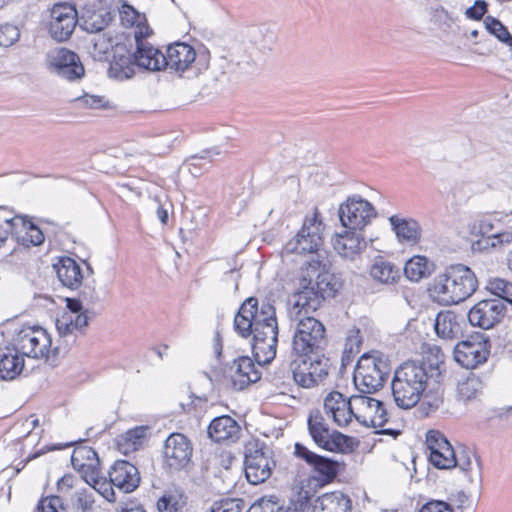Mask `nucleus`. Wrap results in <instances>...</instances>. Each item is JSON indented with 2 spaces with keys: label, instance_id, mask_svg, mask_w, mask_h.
I'll return each mask as SVG.
<instances>
[{
  "label": "nucleus",
  "instance_id": "22",
  "mask_svg": "<svg viewBox=\"0 0 512 512\" xmlns=\"http://www.w3.org/2000/svg\"><path fill=\"white\" fill-rule=\"evenodd\" d=\"M231 386L236 391L245 389L261 378V373L248 356L238 357L229 368Z\"/></svg>",
  "mask_w": 512,
  "mask_h": 512
},
{
  "label": "nucleus",
  "instance_id": "7",
  "mask_svg": "<svg viewBox=\"0 0 512 512\" xmlns=\"http://www.w3.org/2000/svg\"><path fill=\"white\" fill-rule=\"evenodd\" d=\"M330 360L327 357H295L290 362L294 382L306 389L321 384L329 375Z\"/></svg>",
  "mask_w": 512,
  "mask_h": 512
},
{
  "label": "nucleus",
  "instance_id": "4",
  "mask_svg": "<svg viewBox=\"0 0 512 512\" xmlns=\"http://www.w3.org/2000/svg\"><path fill=\"white\" fill-rule=\"evenodd\" d=\"M478 280L474 272L463 264L447 267L433 281L430 292L441 304H458L469 298L477 289Z\"/></svg>",
  "mask_w": 512,
  "mask_h": 512
},
{
  "label": "nucleus",
  "instance_id": "54",
  "mask_svg": "<svg viewBox=\"0 0 512 512\" xmlns=\"http://www.w3.org/2000/svg\"><path fill=\"white\" fill-rule=\"evenodd\" d=\"M20 31L17 26L5 23L0 25V46L10 47L18 41Z\"/></svg>",
  "mask_w": 512,
  "mask_h": 512
},
{
  "label": "nucleus",
  "instance_id": "14",
  "mask_svg": "<svg viewBox=\"0 0 512 512\" xmlns=\"http://www.w3.org/2000/svg\"><path fill=\"white\" fill-rule=\"evenodd\" d=\"M78 23L76 8L69 3H57L50 11L48 31L57 42L70 39Z\"/></svg>",
  "mask_w": 512,
  "mask_h": 512
},
{
  "label": "nucleus",
  "instance_id": "50",
  "mask_svg": "<svg viewBox=\"0 0 512 512\" xmlns=\"http://www.w3.org/2000/svg\"><path fill=\"white\" fill-rule=\"evenodd\" d=\"M37 512H67V506L58 495L42 497L36 507Z\"/></svg>",
  "mask_w": 512,
  "mask_h": 512
},
{
  "label": "nucleus",
  "instance_id": "37",
  "mask_svg": "<svg viewBox=\"0 0 512 512\" xmlns=\"http://www.w3.org/2000/svg\"><path fill=\"white\" fill-rule=\"evenodd\" d=\"M456 461L455 467L466 473L471 483L482 481L481 463L472 452L461 451L460 454H456Z\"/></svg>",
  "mask_w": 512,
  "mask_h": 512
},
{
  "label": "nucleus",
  "instance_id": "35",
  "mask_svg": "<svg viewBox=\"0 0 512 512\" xmlns=\"http://www.w3.org/2000/svg\"><path fill=\"white\" fill-rule=\"evenodd\" d=\"M89 322L86 314L63 313L56 320V328L61 337L74 334L76 331L82 332Z\"/></svg>",
  "mask_w": 512,
  "mask_h": 512
},
{
  "label": "nucleus",
  "instance_id": "43",
  "mask_svg": "<svg viewBox=\"0 0 512 512\" xmlns=\"http://www.w3.org/2000/svg\"><path fill=\"white\" fill-rule=\"evenodd\" d=\"M185 505V499L178 490L167 491L157 502L159 512H179Z\"/></svg>",
  "mask_w": 512,
  "mask_h": 512
},
{
  "label": "nucleus",
  "instance_id": "6",
  "mask_svg": "<svg viewBox=\"0 0 512 512\" xmlns=\"http://www.w3.org/2000/svg\"><path fill=\"white\" fill-rule=\"evenodd\" d=\"M390 367L380 357L363 355L354 372L356 388L363 394H371L381 388L388 377Z\"/></svg>",
  "mask_w": 512,
  "mask_h": 512
},
{
  "label": "nucleus",
  "instance_id": "46",
  "mask_svg": "<svg viewBox=\"0 0 512 512\" xmlns=\"http://www.w3.org/2000/svg\"><path fill=\"white\" fill-rule=\"evenodd\" d=\"M486 289L502 302H512V282L502 278H491L487 282Z\"/></svg>",
  "mask_w": 512,
  "mask_h": 512
},
{
  "label": "nucleus",
  "instance_id": "1",
  "mask_svg": "<svg viewBox=\"0 0 512 512\" xmlns=\"http://www.w3.org/2000/svg\"><path fill=\"white\" fill-rule=\"evenodd\" d=\"M341 286L340 279L330 273L326 262L312 259L302 266L297 288L288 299V316L296 323L292 356L325 357V326L309 314L320 308L323 301L334 297Z\"/></svg>",
  "mask_w": 512,
  "mask_h": 512
},
{
  "label": "nucleus",
  "instance_id": "32",
  "mask_svg": "<svg viewBox=\"0 0 512 512\" xmlns=\"http://www.w3.org/2000/svg\"><path fill=\"white\" fill-rule=\"evenodd\" d=\"M4 221L5 224L11 228L12 232L15 231V233L18 234L19 228L24 230L25 235L22 236L23 242L34 246L41 245L44 242L45 237L41 229L25 217L16 216L10 219H5Z\"/></svg>",
  "mask_w": 512,
  "mask_h": 512
},
{
  "label": "nucleus",
  "instance_id": "62",
  "mask_svg": "<svg viewBox=\"0 0 512 512\" xmlns=\"http://www.w3.org/2000/svg\"><path fill=\"white\" fill-rule=\"evenodd\" d=\"M491 246L495 247L498 244H509L512 242V232L503 231L488 236Z\"/></svg>",
  "mask_w": 512,
  "mask_h": 512
},
{
  "label": "nucleus",
  "instance_id": "56",
  "mask_svg": "<svg viewBox=\"0 0 512 512\" xmlns=\"http://www.w3.org/2000/svg\"><path fill=\"white\" fill-rule=\"evenodd\" d=\"M424 404L427 405L430 411H436L443 403V393L437 389L433 394L424 392Z\"/></svg>",
  "mask_w": 512,
  "mask_h": 512
},
{
  "label": "nucleus",
  "instance_id": "44",
  "mask_svg": "<svg viewBox=\"0 0 512 512\" xmlns=\"http://www.w3.org/2000/svg\"><path fill=\"white\" fill-rule=\"evenodd\" d=\"M250 42L259 49H270L274 42V34L264 26L250 27L246 32Z\"/></svg>",
  "mask_w": 512,
  "mask_h": 512
},
{
  "label": "nucleus",
  "instance_id": "23",
  "mask_svg": "<svg viewBox=\"0 0 512 512\" xmlns=\"http://www.w3.org/2000/svg\"><path fill=\"white\" fill-rule=\"evenodd\" d=\"M334 250L342 257L353 259L367 246L362 230L347 229L337 233L331 240Z\"/></svg>",
  "mask_w": 512,
  "mask_h": 512
},
{
  "label": "nucleus",
  "instance_id": "13",
  "mask_svg": "<svg viewBox=\"0 0 512 512\" xmlns=\"http://www.w3.org/2000/svg\"><path fill=\"white\" fill-rule=\"evenodd\" d=\"M48 69L69 81L81 79L85 69L79 56L64 47L54 48L46 54Z\"/></svg>",
  "mask_w": 512,
  "mask_h": 512
},
{
  "label": "nucleus",
  "instance_id": "40",
  "mask_svg": "<svg viewBox=\"0 0 512 512\" xmlns=\"http://www.w3.org/2000/svg\"><path fill=\"white\" fill-rule=\"evenodd\" d=\"M484 390V383L482 379L470 373L466 378L460 380L457 386V394L463 401H471L477 399L482 395Z\"/></svg>",
  "mask_w": 512,
  "mask_h": 512
},
{
  "label": "nucleus",
  "instance_id": "12",
  "mask_svg": "<svg viewBox=\"0 0 512 512\" xmlns=\"http://www.w3.org/2000/svg\"><path fill=\"white\" fill-rule=\"evenodd\" d=\"M152 33L149 26H141L135 33L136 48L132 54L133 60L139 69L160 71L165 68L166 62L164 54L147 41Z\"/></svg>",
  "mask_w": 512,
  "mask_h": 512
},
{
  "label": "nucleus",
  "instance_id": "39",
  "mask_svg": "<svg viewBox=\"0 0 512 512\" xmlns=\"http://www.w3.org/2000/svg\"><path fill=\"white\" fill-rule=\"evenodd\" d=\"M246 512H302L297 504L284 505L276 496H264L257 499Z\"/></svg>",
  "mask_w": 512,
  "mask_h": 512
},
{
  "label": "nucleus",
  "instance_id": "28",
  "mask_svg": "<svg viewBox=\"0 0 512 512\" xmlns=\"http://www.w3.org/2000/svg\"><path fill=\"white\" fill-rule=\"evenodd\" d=\"M25 356L12 344L0 348V378L3 380H14L23 371Z\"/></svg>",
  "mask_w": 512,
  "mask_h": 512
},
{
  "label": "nucleus",
  "instance_id": "15",
  "mask_svg": "<svg viewBox=\"0 0 512 512\" xmlns=\"http://www.w3.org/2000/svg\"><path fill=\"white\" fill-rule=\"evenodd\" d=\"M192 452V444L184 434H170L163 449L165 467L170 471H180L189 464Z\"/></svg>",
  "mask_w": 512,
  "mask_h": 512
},
{
  "label": "nucleus",
  "instance_id": "45",
  "mask_svg": "<svg viewBox=\"0 0 512 512\" xmlns=\"http://www.w3.org/2000/svg\"><path fill=\"white\" fill-rule=\"evenodd\" d=\"M430 463L438 469L454 468L456 461V452L453 448L446 450H433L429 453Z\"/></svg>",
  "mask_w": 512,
  "mask_h": 512
},
{
  "label": "nucleus",
  "instance_id": "3",
  "mask_svg": "<svg viewBox=\"0 0 512 512\" xmlns=\"http://www.w3.org/2000/svg\"><path fill=\"white\" fill-rule=\"evenodd\" d=\"M431 378L425 363L407 361L400 365L391 382L396 405L402 409L414 407L427 391Z\"/></svg>",
  "mask_w": 512,
  "mask_h": 512
},
{
  "label": "nucleus",
  "instance_id": "52",
  "mask_svg": "<svg viewBox=\"0 0 512 512\" xmlns=\"http://www.w3.org/2000/svg\"><path fill=\"white\" fill-rule=\"evenodd\" d=\"M91 488L94 490L93 492L98 493L103 498H105L109 502H114L116 500L114 485L111 480H107L103 477H98L95 481L90 484Z\"/></svg>",
  "mask_w": 512,
  "mask_h": 512
},
{
  "label": "nucleus",
  "instance_id": "60",
  "mask_svg": "<svg viewBox=\"0 0 512 512\" xmlns=\"http://www.w3.org/2000/svg\"><path fill=\"white\" fill-rule=\"evenodd\" d=\"M84 303L79 298H66V307L68 311L66 313L73 314H86L88 309L84 310Z\"/></svg>",
  "mask_w": 512,
  "mask_h": 512
},
{
  "label": "nucleus",
  "instance_id": "41",
  "mask_svg": "<svg viewBox=\"0 0 512 512\" xmlns=\"http://www.w3.org/2000/svg\"><path fill=\"white\" fill-rule=\"evenodd\" d=\"M433 264L424 256H414L409 259L404 267L405 276L411 281H419L429 276L432 272Z\"/></svg>",
  "mask_w": 512,
  "mask_h": 512
},
{
  "label": "nucleus",
  "instance_id": "16",
  "mask_svg": "<svg viewBox=\"0 0 512 512\" xmlns=\"http://www.w3.org/2000/svg\"><path fill=\"white\" fill-rule=\"evenodd\" d=\"M245 475L249 483L258 485L265 482L272 473L275 462L270 451L263 448H248L245 454Z\"/></svg>",
  "mask_w": 512,
  "mask_h": 512
},
{
  "label": "nucleus",
  "instance_id": "20",
  "mask_svg": "<svg viewBox=\"0 0 512 512\" xmlns=\"http://www.w3.org/2000/svg\"><path fill=\"white\" fill-rule=\"evenodd\" d=\"M112 20L111 12L102 0L88 2L81 11L79 26L89 33L104 30Z\"/></svg>",
  "mask_w": 512,
  "mask_h": 512
},
{
  "label": "nucleus",
  "instance_id": "59",
  "mask_svg": "<svg viewBox=\"0 0 512 512\" xmlns=\"http://www.w3.org/2000/svg\"><path fill=\"white\" fill-rule=\"evenodd\" d=\"M487 11V4L483 0L475 1L474 5L466 10V15L468 18L479 20L481 19Z\"/></svg>",
  "mask_w": 512,
  "mask_h": 512
},
{
  "label": "nucleus",
  "instance_id": "53",
  "mask_svg": "<svg viewBox=\"0 0 512 512\" xmlns=\"http://www.w3.org/2000/svg\"><path fill=\"white\" fill-rule=\"evenodd\" d=\"M426 445L429 453L433 450H446L452 448L445 436L436 430H430L426 435Z\"/></svg>",
  "mask_w": 512,
  "mask_h": 512
},
{
  "label": "nucleus",
  "instance_id": "63",
  "mask_svg": "<svg viewBox=\"0 0 512 512\" xmlns=\"http://www.w3.org/2000/svg\"><path fill=\"white\" fill-rule=\"evenodd\" d=\"M75 485V477L71 474H65L57 482V489L59 492H67Z\"/></svg>",
  "mask_w": 512,
  "mask_h": 512
},
{
  "label": "nucleus",
  "instance_id": "26",
  "mask_svg": "<svg viewBox=\"0 0 512 512\" xmlns=\"http://www.w3.org/2000/svg\"><path fill=\"white\" fill-rule=\"evenodd\" d=\"M196 56V51L191 45L184 42L173 43L167 47L164 55L165 68L184 72L195 62Z\"/></svg>",
  "mask_w": 512,
  "mask_h": 512
},
{
  "label": "nucleus",
  "instance_id": "47",
  "mask_svg": "<svg viewBox=\"0 0 512 512\" xmlns=\"http://www.w3.org/2000/svg\"><path fill=\"white\" fill-rule=\"evenodd\" d=\"M73 506L78 512H93L95 505V493L92 490H77L72 498Z\"/></svg>",
  "mask_w": 512,
  "mask_h": 512
},
{
  "label": "nucleus",
  "instance_id": "21",
  "mask_svg": "<svg viewBox=\"0 0 512 512\" xmlns=\"http://www.w3.org/2000/svg\"><path fill=\"white\" fill-rule=\"evenodd\" d=\"M324 410L339 427H346L354 417L352 396L348 399L338 391L330 392L324 399Z\"/></svg>",
  "mask_w": 512,
  "mask_h": 512
},
{
  "label": "nucleus",
  "instance_id": "38",
  "mask_svg": "<svg viewBox=\"0 0 512 512\" xmlns=\"http://www.w3.org/2000/svg\"><path fill=\"white\" fill-rule=\"evenodd\" d=\"M145 435L146 428L143 426L126 431L116 439L118 450L124 455L137 451L142 446Z\"/></svg>",
  "mask_w": 512,
  "mask_h": 512
},
{
  "label": "nucleus",
  "instance_id": "17",
  "mask_svg": "<svg viewBox=\"0 0 512 512\" xmlns=\"http://www.w3.org/2000/svg\"><path fill=\"white\" fill-rule=\"evenodd\" d=\"M506 312V305L499 299H485L476 303L468 312L472 326L490 329L500 322Z\"/></svg>",
  "mask_w": 512,
  "mask_h": 512
},
{
  "label": "nucleus",
  "instance_id": "29",
  "mask_svg": "<svg viewBox=\"0 0 512 512\" xmlns=\"http://www.w3.org/2000/svg\"><path fill=\"white\" fill-rule=\"evenodd\" d=\"M94 456V450L90 447H78L74 449L71 456V464L73 468L78 471L81 478L90 485L95 481L100 474V461L99 459H92V463L84 462V458Z\"/></svg>",
  "mask_w": 512,
  "mask_h": 512
},
{
  "label": "nucleus",
  "instance_id": "48",
  "mask_svg": "<svg viewBox=\"0 0 512 512\" xmlns=\"http://www.w3.org/2000/svg\"><path fill=\"white\" fill-rule=\"evenodd\" d=\"M484 24L486 29L501 42L512 45V36L507 28L496 18L487 16Z\"/></svg>",
  "mask_w": 512,
  "mask_h": 512
},
{
  "label": "nucleus",
  "instance_id": "2",
  "mask_svg": "<svg viewBox=\"0 0 512 512\" xmlns=\"http://www.w3.org/2000/svg\"><path fill=\"white\" fill-rule=\"evenodd\" d=\"M234 330L243 338L252 336L251 348L258 363H270L275 358L278 322L270 302L263 301L259 306L257 298H247L234 317Z\"/></svg>",
  "mask_w": 512,
  "mask_h": 512
},
{
  "label": "nucleus",
  "instance_id": "18",
  "mask_svg": "<svg viewBox=\"0 0 512 512\" xmlns=\"http://www.w3.org/2000/svg\"><path fill=\"white\" fill-rule=\"evenodd\" d=\"M488 355V342L479 338L462 341L454 348L455 361L467 369H474L483 364Z\"/></svg>",
  "mask_w": 512,
  "mask_h": 512
},
{
  "label": "nucleus",
  "instance_id": "19",
  "mask_svg": "<svg viewBox=\"0 0 512 512\" xmlns=\"http://www.w3.org/2000/svg\"><path fill=\"white\" fill-rule=\"evenodd\" d=\"M294 454L296 457L304 460L321 481L330 482L338 474V462L318 455L300 443L295 444Z\"/></svg>",
  "mask_w": 512,
  "mask_h": 512
},
{
  "label": "nucleus",
  "instance_id": "33",
  "mask_svg": "<svg viewBox=\"0 0 512 512\" xmlns=\"http://www.w3.org/2000/svg\"><path fill=\"white\" fill-rule=\"evenodd\" d=\"M315 512H351V500L340 492L326 493L318 497Z\"/></svg>",
  "mask_w": 512,
  "mask_h": 512
},
{
  "label": "nucleus",
  "instance_id": "30",
  "mask_svg": "<svg viewBox=\"0 0 512 512\" xmlns=\"http://www.w3.org/2000/svg\"><path fill=\"white\" fill-rule=\"evenodd\" d=\"M54 268L63 286L70 289H77L82 284V269L74 259L63 257L57 264H54Z\"/></svg>",
  "mask_w": 512,
  "mask_h": 512
},
{
  "label": "nucleus",
  "instance_id": "57",
  "mask_svg": "<svg viewBox=\"0 0 512 512\" xmlns=\"http://www.w3.org/2000/svg\"><path fill=\"white\" fill-rule=\"evenodd\" d=\"M78 298L81 299L86 306H93L100 300L95 288L89 285L83 287Z\"/></svg>",
  "mask_w": 512,
  "mask_h": 512
},
{
  "label": "nucleus",
  "instance_id": "36",
  "mask_svg": "<svg viewBox=\"0 0 512 512\" xmlns=\"http://www.w3.org/2000/svg\"><path fill=\"white\" fill-rule=\"evenodd\" d=\"M132 54H115L113 61L110 63L109 75L112 78L123 81L132 78L135 75V68Z\"/></svg>",
  "mask_w": 512,
  "mask_h": 512
},
{
  "label": "nucleus",
  "instance_id": "24",
  "mask_svg": "<svg viewBox=\"0 0 512 512\" xmlns=\"http://www.w3.org/2000/svg\"><path fill=\"white\" fill-rule=\"evenodd\" d=\"M109 478L120 491L133 492L140 483V475L136 466L126 460H118L109 471Z\"/></svg>",
  "mask_w": 512,
  "mask_h": 512
},
{
  "label": "nucleus",
  "instance_id": "49",
  "mask_svg": "<svg viewBox=\"0 0 512 512\" xmlns=\"http://www.w3.org/2000/svg\"><path fill=\"white\" fill-rule=\"evenodd\" d=\"M361 344L362 337L360 335V330L356 328L349 330L344 343L342 360H349L351 356L359 353Z\"/></svg>",
  "mask_w": 512,
  "mask_h": 512
},
{
  "label": "nucleus",
  "instance_id": "64",
  "mask_svg": "<svg viewBox=\"0 0 512 512\" xmlns=\"http://www.w3.org/2000/svg\"><path fill=\"white\" fill-rule=\"evenodd\" d=\"M6 218H2L0 217V247L6 242V240L8 239V235L11 231V228L8 227L6 224H5V220Z\"/></svg>",
  "mask_w": 512,
  "mask_h": 512
},
{
  "label": "nucleus",
  "instance_id": "58",
  "mask_svg": "<svg viewBox=\"0 0 512 512\" xmlns=\"http://www.w3.org/2000/svg\"><path fill=\"white\" fill-rule=\"evenodd\" d=\"M420 512H454L453 508L446 502L435 500L426 503Z\"/></svg>",
  "mask_w": 512,
  "mask_h": 512
},
{
  "label": "nucleus",
  "instance_id": "25",
  "mask_svg": "<svg viewBox=\"0 0 512 512\" xmlns=\"http://www.w3.org/2000/svg\"><path fill=\"white\" fill-rule=\"evenodd\" d=\"M388 220L391 230L400 244L414 246L420 242L422 227L416 219L395 214L390 216Z\"/></svg>",
  "mask_w": 512,
  "mask_h": 512
},
{
  "label": "nucleus",
  "instance_id": "42",
  "mask_svg": "<svg viewBox=\"0 0 512 512\" xmlns=\"http://www.w3.org/2000/svg\"><path fill=\"white\" fill-rule=\"evenodd\" d=\"M119 16L124 26L134 28V35L141 26H149L145 15L140 14L133 6L126 2H123L119 7Z\"/></svg>",
  "mask_w": 512,
  "mask_h": 512
},
{
  "label": "nucleus",
  "instance_id": "5",
  "mask_svg": "<svg viewBox=\"0 0 512 512\" xmlns=\"http://www.w3.org/2000/svg\"><path fill=\"white\" fill-rule=\"evenodd\" d=\"M308 431L314 443L330 452H346L350 450L351 438L330 429L324 415L319 410H312L309 413Z\"/></svg>",
  "mask_w": 512,
  "mask_h": 512
},
{
  "label": "nucleus",
  "instance_id": "27",
  "mask_svg": "<svg viewBox=\"0 0 512 512\" xmlns=\"http://www.w3.org/2000/svg\"><path fill=\"white\" fill-rule=\"evenodd\" d=\"M241 428L229 415L214 418L208 426V435L216 443H233L239 439Z\"/></svg>",
  "mask_w": 512,
  "mask_h": 512
},
{
  "label": "nucleus",
  "instance_id": "10",
  "mask_svg": "<svg viewBox=\"0 0 512 512\" xmlns=\"http://www.w3.org/2000/svg\"><path fill=\"white\" fill-rule=\"evenodd\" d=\"M51 343L49 333L41 327L24 326L12 339V344L22 355L33 359L48 357Z\"/></svg>",
  "mask_w": 512,
  "mask_h": 512
},
{
  "label": "nucleus",
  "instance_id": "8",
  "mask_svg": "<svg viewBox=\"0 0 512 512\" xmlns=\"http://www.w3.org/2000/svg\"><path fill=\"white\" fill-rule=\"evenodd\" d=\"M354 418L365 427L382 428L378 433L396 436L399 432L384 429L388 413L384 403L365 394L352 395Z\"/></svg>",
  "mask_w": 512,
  "mask_h": 512
},
{
  "label": "nucleus",
  "instance_id": "11",
  "mask_svg": "<svg viewBox=\"0 0 512 512\" xmlns=\"http://www.w3.org/2000/svg\"><path fill=\"white\" fill-rule=\"evenodd\" d=\"M343 227L351 230H363L377 216L374 206L361 197H350L338 210Z\"/></svg>",
  "mask_w": 512,
  "mask_h": 512
},
{
  "label": "nucleus",
  "instance_id": "34",
  "mask_svg": "<svg viewBox=\"0 0 512 512\" xmlns=\"http://www.w3.org/2000/svg\"><path fill=\"white\" fill-rule=\"evenodd\" d=\"M371 277L382 284H393L400 279V269L390 261L378 257L370 268Z\"/></svg>",
  "mask_w": 512,
  "mask_h": 512
},
{
  "label": "nucleus",
  "instance_id": "9",
  "mask_svg": "<svg viewBox=\"0 0 512 512\" xmlns=\"http://www.w3.org/2000/svg\"><path fill=\"white\" fill-rule=\"evenodd\" d=\"M324 224L320 218L318 209H315L311 217H306L301 230L287 242L285 250L288 253H314L323 243Z\"/></svg>",
  "mask_w": 512,
  "mask_h": 512
},
{
  "label": "nucleus",
  "instance_id": "51",
  "mask_svg": "<svg viewBox=\"0 0 512 512\" xmlns=\"http://www.w3.org/2000/svg\"><path fill=\"white\" fill-rule=\"evenodd\" d=\"M244 500L240 498H223L215 501L208 512H242Z\"/></svg>",
  "mask_w": 512,
  "mask_h": 512
},
{
  "label": "nucleus",
  "instance_id": "55",
  "mask_svg": "<svg viewBox=\"0 0 512 512\" xmlns=\"http://www.w3.org/2000/svg\"><path fill=\"white\" fill-rule=\"evenodd\" d=\"M76 102L80 107H86L91 109H100L105 106L103 97L94 95H84L76 99Z\"/></svg>",
  "mask_w": 512,
  "mask_h": 512
},
{
  "label": "nucleus",
  "instance_id": "31",
  "mask_svg": "<svg viewBox=\"0 0 512 512\" xmlns=\"http://www.w3.org/2000/svg\"><path fill=\"white\" fill-rule=\"evenodd\" d=\"M434 328L437 336L443 340H453L462 332L458 316L452 311L438 313L435 318Z\"/></svg>",
  "mask_w": 512,
  "mask_h": 512
},
{
  "label": "nucleus",
  "instance_id": "61",
  "mask_svg": "<svg viewBox=\"0 0 512 512\" xmlns=\"http://www.w3.org/2000/svg\"><path fill=\"white\" fill-rule=\"evenodd\" d=\"M92 41L94 49L98 52V54H106L112 47L111 39L106 38L104 35H98Z\"/></svg>",
  "mask_w": 512,
  "mask_h": 512
}]
</instances>
